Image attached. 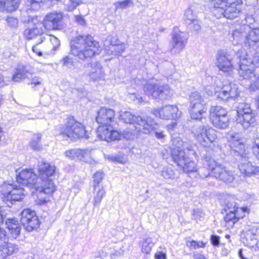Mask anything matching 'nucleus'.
I'll use <instances>...</instances> for the list:
<instances>
[{
	"mask_svg": "<svg viewBox=\"0 0 259 259\" xmlns=\"http://www.w3.org/2000/svg\"><path fill=\"white\" fill-rule=\"evenodd\" d=\"M32 51L34 53L37 54L39 56H42V53L40 51L39 48H38V44L34 46L32 48Z\"/></svg>",
	"mask_w": 259,
	"mask_h": 259,
	"instance_id": "nucleus-62",
	"label": "nucleus"
},
{
	"mask_svg": "<svg viewBox=\"0 0 259 259\" xmlns=\"http://www.w3.org/2000/svg\"><path fill=\"white\" fill-rule=\"evenodd\" d=\"M16 172L18 174L17 175V181L18 183L29 187H34L37 190L39 189V187L36 184L37 176L32 169H25L20 172Z\"/></svg>",
	"mask_w": 259,
	"mask_h": 259,
	"instance_id": "nucleus-16",
	"label": "nucleus"
},
{
	"mask_svg": "<svg viewBox=\"0 0 259 259\" xmlns=\"http://www.w3.org/2000/svg\"><path fill=\"white\" fill-rule=\"evenodd\" d=\"M161 175L165 179H174L177 175L175 170L171 166H165L161 171Z\"/></svg>",
	"mask_w": 259,
	"mask_h": 259,
	"instance_id": "nucleus-40",
	"label": "nucleus"
},
{
	"mask_svg": "<svg viewBox=\"0 0 259 259\" xmlns=\"http://www.w3.org/2000/svg\"><path fill=\"white\" fill-rule=\"evenodd\" d=\"M188 39L187 34L181 31L178 28L174 29L172 34V39L170 45L172 49L176 51H180L184 49Z\"/></svg>",
	"mask_w": 259,
	"mask_h": 259,
	"instance_id": "nucleus-19",
	"label": "nucleus"
},
{
	"mask_svg": "<svg viewBox=\"0 0 259 259\" xmlns=\"http://www.w3.org/2000/svg\"><path fill=\"white\" fill-rule=\"evenodd\" d=\"M115 117V111L109 108H102L98 112L96 121L101 125L111 126Z\"/></svg>",
	"mask_w": 259,
	"mask_h": 259,
	"instance_id": "nucleus-24",
	"label": "nucleus"
},
{
	"mask_svg": "<svg viewBox=\"0 0 259 259\" xmlns=\"http://www.w3.org/2000/svg\"><path fill=\"white\" fill-rule=\"evenodd\" d=\"M152 113L157 117L163 119H177L181 112L175 105H166L160 109H154Z\"/></svg>",
	"mask_w": 259,
	"mask_h": 259,
	"instance_id": "nucleus-15",
	"label": "nucleus"
},
{
	"mask_svg": "<svg viewBox=\"0 0 259 259\" xmlns=\"http://www.w3.org/2000/svg\"><path fill=\"white\" fill-rule=\"evenodd\" d=\"M61 63L63 66L69 69H74L75 67L76 62L73 60L72 58L68 56H64L60 60Z\"/></svg>",
	"mask_w": 259,
	"mask_h": 259,
	"instance_id": "nucleus-44",
	"label": "nucleus"
},
{
	"mask_svg": "<svg viewBox=\"0 0 259 259\" xmlns=\"http://www.w3.org/2000/svg\"><path fill=\"white\" fill-rule=\"evenodd\" d=\"M188 244V243H187ZM192 249H196L200 247H204L205 243L202 241H196L193 240L190 242L189 244L188 245Z\"/></svg>",
	"mask_w": 259,
	"mask_h": 259,
	"instance_id": "nucleus-50",
	"label": "nucleus"
},
{
	"mask_svg": "<svg viewBox=\"0 0 259 259\" xmlns=\"http://www.w3.org/2000/svg\"><path fill=\"white\" fill-rule=\"evenodd\" d=\"M242 161L238 165V168L245 177H250L253 174H259V166H254L248 161L247 154L246 156L241 157Z\"/></svg>",
	"mask_w": 259,
	"mask_h": 259,
	"instance_id": "nucleus-25",
	"label": "nucleus"
},
{
	"mask_svg": "<svg viewBox=\"0 0 259 259\" xmlns=\"http://www.w3.org/2000/svg\"><path fill=\"white\" fill-rule=\"evenodd\" d=\"M6 225L11 236L16 238L20 234L21 231V227L18 220L15 218L8 219L6 221Z\"/></svg>",
	"mask_w": 259,
	"mask_h": 259,
	"instance_id": "nucleus-33",
	"label": "nucleus"
},
{
	"mask_svg": "<svg viewBox=\"0 0 259 259\" xmlns=\"http://www.w3.org/2000/svg\"><path fill=\"white\" fill-rule=\"evenodd\" d=\"M144 91L147 96L162 101L170 98L174 94L173 90L168 85H160L150 81L144 84Z\"/></svg>",
	"mask_w": 259,
	"mask_h": 259,
	"instance_id": "nucleus-10",
	"label": "nucleus"
},
{
	"mask_svg": "<svg viewBox=\"0 0 259 259\" xmlns=\"http://www.w3.org/2000/svg\"><path fill=\"white\" fill-rule=\"evenodd\" d=\"M62 13H51L47 15L42 23L43 26L48 30L59 29L62 27Z\"/></svg>",
	"mask_w": 259,
	"mask_h": 259,
	"instance_id": "nucleus-18",
	"label": "nucleus"
},
{
	"mask_svg": "<svg viewBox=\"0 0 259 259\" xmlns=\"http://www.w3.org/2000/svg\"><path fill=\"white\" fill-rule=\"evenodd\" d=\"M185 164L184 165H181L180 166L182 168L184 172L189 173L197 171L196 165L194 161H191L189 159V161H185Z\"/></svg>",
	"mask_w": 259,
	"mask_h": 259,
	"instance_id": "nucleus-43",
	"label": "nucleus"
},
{
	"mask_svg": "<svg viewBox=\"0 0 259 259\" xmlns=\"http://www.w3.org/2000/svg\"><path fill=\"white\" fill-rule=\"evenodd\" d=\"M246 241H248L247 244L250 247H253L254 245L257 244V240L256 234L253 233L251 231H248L246 233L245 236Z\"/></svg>",
	"mask_w": 259,
	"mask_h": 259,
	"instance_id": "nucleus-45",
	"label": "nucleus"
},
{
	"mask_svg": "<svg viewBox=\"0 0 259 259\" xmlns=\"http://www.w3.org/2000/svg\"><path fill=\"white\" fill-rule=\"evenodd\" d=\"M216 92H218L217 97L223 101H226L230 98H236L239 95L236 85L230 82L223 84L221 91L220 92L217 91Z\"/></svg>",
	"mask_w": 259,
	"mask_h": 259,
	"instance_id": "nucleus-21",
	"label": "nucleus"
},
{
	"mask_svg": "<svg viewBox=\"0 0 259 259\" xmlns=\"http://www.w3.org/2000/svg\"><path fill=\"white\" fill-rule=\"evenodd\" d=\"M119 119L125 123L135 124L139 125V130H143L146 134L150 133L151 131L156 130L158 124L151 117H147L143 118L140 116H135L129 111H121L119 113Z\"/></svg>",
	"mask_w": 259,
	"mask_h": 259,
	"instance_id": "nucleus-3",
	"label": "nucleus"
},
{
	"mask_svg": "<svg viewBox=\"0 0 259 259\" xmlns=\"http://www.w3.org/2000/svg\"><path fill=\"white\" fill-rule=\"evenodd\" d=\"M204 159L208 168L211 170L213 176L227 184L232 183L235 179L234 172L229 170L224 165L214 160L211 157L206 156Z\"/></svg>",
	"mask_w": 259,
	"mask_h": 259,
	"instance_id": "nucleus-7",
	"label": "nucleus"
},
{
	"mask_svg": "<svg viewBox=\"0 0 259 259\" xmlns=\"http://www.w3.org/2000/svg\"><path fill=\"white\" fill-rule=\"evenodd\" d=\"M11 52L9 49H6L3 52V56L6 59L9 58L11 56Z\"/></svg>",
	"mask_w": 259,
	"mask_h": 259,
	"instance_id": "nucleus-64",
	"label": "nucleus"
},
{
	"mask_svg": "<svg viewBox=\"0 0 259 259\" xmlns=\"http://www.w3.org/2000/svg\"><path fill=\"white\" fill-rule=\"evenodd\" d=\"M226 115H227V111L221 106H212L210 109V119Z\"/></svg>",
	"mask_w": 259,
	"mask_h": 259,
	"instance_id": "nucleus-36",
	"label": "nucleus"
},
{
	"mask_svg": "<svg viewBox=\"0 0 259 259\" xmlns=\"http://www.w3.org/2000/svg\"><path fill=\"white\" fill-rule=\"evenodd\" d=\"M20 0H6L5 10L9 12L14 11L18 8Z\"/></svg>",
	"mask_w": 259,
	"mask_h": 259,
	"instance_id": "nucleus-42",
	"label": "nucleus"
},
{
	"mask_svg": "<svg viewBox=\"0 0 259 259\" xmlns=\"http://www.w3.org/2000/svg\"><path fill=\"white\" fill-rule=\"evenodd\" d=\"M56 167L48 163H41L38 165V173L42 181L40 191L51 194L56 190V186L51 177L55 172Z\"/></svg>",
	"mask_w": 259,
	"mask_h": 259,
	"instance_id": "nucleus-6",
	"label": "nucleus"
},
{
	"mask_svg": "<svg viewBox=\"0 0 259 259\" xmlns=\"http://www.w3.org/2000/svg\"><path fill=\"white\" fill-rule=\"evenodd\" d=\"M189 99L190 113L191 118L196 120L202 119L207 110L206 103L204 99L197 92L192 93Z\"/></svg>",
	"mask_w": 259,
	"mask_h": 259,
	"instance_id": "nucleus-11",
	"label": "nucleus"
},
{
	"mask_svg": "<svg viewBox=\"0 0 259 259\" xmlns=\"http://www.w3.org/2000/svg\"><path fill=\"white\" fill-rule=\"evenodd\" d=\"M184 19L190 29L197 31L200 29V26L197 19V16L191 8H188L184 13Z\"/></svg>",
	"mask_w": 259,
	"mask_h": 259,
	"instance_id": "nucleus-29",
	"label": "nucleus"
},
{
	"mask_svg": "<svg viewBox=\"0 0 259 259\" xmlns=\"http://www.w3.org/2000/svg\"><path fill=\"white\" fill-rule=\"evenodd\" d=\"M244 44L246 47H256L259 46V28L248 29Z\"/></svg>",
	"mask_w": 259,
	"mask_h": 259,
	"instance_id": "nucleus-30",
	"label": "nucleus"
},
{
	"mask_svg": "<svg viewBox=\"0 0 259 259\" xmlns=\"http://www.w3.org/2000/svg\"><path fill=\"white\" fill-rule=\"evenodd\" d=\"M60 134L71 140L86 137L84 126L73 117H69L65 125L61 128Z\"/></svg>",
	"mask_w": 259,
	"mask_h": 259,
	"instance_id": "nucleus-9",
	"label": "nucleus"
},
{
	"mask_svg": "<svg viewBox=\"0 0 259 259\" xmlns=\"http://www.w3.org/2000/svg\"><path fill=\"white\" fill-rule=\"evenodd\" d=\"M103 178V173L101 171H97L93 176V187H98L100 183L101 182Z\"/></svg>",
	"mask_w": 259,
	"mask_h": 259,
	"instance_id": "nucleus-48",
	"label": "nucleus"
},
{
	"mask_svg": "<svg viewBox=\"0 0 259 259\" xmlns=\"http://www.w3.org/2000/svg\"><path fill=\"white\" fill-rule=\"evenodd\" d=\"M33 25L27 28L24 32V36L28 39H32L37 36H41L43 33L42 23L33 19Z\"/></svg>",
	"mask_w": 259,
	"mask_h": 259,
	"instance_id": "nucleus-28",
	"label": "nucleus"
},
{
	"mask_svg": "<svg viewBox=\"0 0 259 259\" xmlns=\"http://www.w3.org/2000/svg\"><path fill=\"white\" fill-rule=\"evenodd\" d=\"M248 29H249V26L248 25H243L238 26L233 30L232 33V39H231L234 45L242 42L246 39V35L247 34Z\"/></svg>",
	"mask_w": 259,
	"mask_h": 259,
	"instance_id": "nucleus-27",
	"label": "nucleus"
},
{
	"mask_svg": "<svg viewBox=\"0 0 259 259\" xmlns=\"http://www.w3.org/2000/svg\"><path fill=\"white\" fill-rule=\"evenodd\" d=\"M74 20L78 24L84 26L85 25V20L83 16L81 15H75Z\"/></svg>",
	"mask_w": 259,
	"mask_h": 259,
	"instance_id": "nucleus-55",
	"label": "nucleus"
},
{
	"mask_svg": "<svg viewBox=\"0 0 259 259\" xmlns=\"http://www.w3.org/2000/svg\"><path fill=\"white\" fill-rule=\"evenodd\" d=\"M242 3V0H210L209 6L218 17L232 19L238 16Z\"/></svg>",
	"mask_w": 259,
	"mask_h": 259,
	"instance_id": "nucleus-2",
	"label": "nucleus"
},
{
	"mask_svg": "<svg viewBox=\"0 0 259 259\" xmlns=\"http://www.w3.org/2000/svg\"><path fill=\"white\" fill-rule=\"evenodd\" d=\"M131 4H132V0H124L117 1L114 5L116 9H124L128 8Z\"/></svg>",
	"mask_w": 259,
	"mask_h": 259,
	"instance_id": "nucleus-47",
	"label": "nucleus"
},
{
	"mask_svg": "<svg viewBox=\"0 0 259 259\" xmlns=\"http://www.w3.org/2000/svg\"><path fill=\"white\" fill-rule=\"evenodd\" d=\"M21 222L29 232L38 228L39 226V222L35 212L30 209H25L21 212Z\"/></svg>",
	"mask_w": 259,
	"mask_h": 259,
	"instance_id": "nucleus-14",
	"label": "nucleus"
},
{
	"mask_svg": "<svg viewBox=\"0 0 259 259\" xmlns=\"http://www.w3.org/2000/svg\"><path fill=\"white\" fill-rule=\"evenodd\" d=\"M153 243L151 238H147L142 241L141 245V250L142 252L145 254H149L152 250L153 246Z\"/></svg>",
	"mask_w": 259,
	"mask_h": 259,
	"instance_id": "nucleus-41",
	"label": "nucleus"
},
{
	"mask_svg": "<svg viewBox=\"0 0 259 259\" xmlns=\"http://www.w3.org/2000/svg\"><path fill=\"white\" fill-rule=\"evenodd\" d=\"M94 200L93 204L95 206H98L101 203L104 196L105 194V191L102 188H94Z\"/></svg>",
	"mask_w": 259,
	"mask_h": 259,
	"instance_id": "nucleus-37",
	"label": "nucleus"
},
{
	"mask_svg": "<svg viewBox=\"0 0 259 259\" xmlns=\"http://www.w3.org/2000/svg\"><path fill=\"white\" fill-rule=\"evenodd\" d=\"M91 150L89 149H71L64 152L65 156L70 160H80L85 162L91 161Z\"/></svg>",
	"mask_w": 259,
	"mask_h": 259,
	"instance_id": "nucleus-17",
	"label": "nucleus"
},
{
	"mask_svg": "<svg viewBox=\"0 0 259 259\" xmlns=\"http://www.w3.org/2000/svg\"><path fill=\"white\" fill-rule=\"evenodd\" d=\"M236 121L238 123H240L244 128H248L250 126H252L256 121L255 112L237 117Z\"/></svg>",
	"mask_w": 259,
	"mask_h": 259,
	"instance_id": "nucleus-34",
	"label": "nucleus"
},
{
	"mask_svg": "<svg viewBox=\"0 0 259 259\" xmlns=\"http://www.w3.org/2000/svg\"><path fill=\"white\" fill-rule=\"evenodd\" d=\"M250 87L253 90L259 89V76L250 81Z\"/></svg>",
	"mask_w": 259,
	"mask_h": 259,
	"instance_id": "nucleus-57",
	"label": "nucleus"
},
{
	"mask_svg": "<svg viewBox=\"0 0 259 259\" xmlns=\"http://www.w3.org/2000/svg\"><path fill=\"white\" fill-rule=\"evenodd\" d=\"M252 148L253 154L259 159V137L254 140Z\"/></svg>",
	"mask_w": 259,
	"mask_h": 259,
	"instance_id": "nucleus-49",
	"label": "nucleus"
},
{
	"mask_svg": "<svg viewBox=\"0 0 259 259\" xmlns=\"http://www.w3.org/2000/svg\"><path fill=\"white\" fill-rule=\"evenodd\" d=\"M192 133L196 140L204 147H208L217 138L215 131L212 128L206 130L204 126H195Z\"/></svg>",
	"mask_w": 259,
	"mask_h": 259,
	"instance_id": "nucleus-12",
	"label": "nucleus"
},
{
	"mask_svg": "<svg viewBox=\"0 0 259 259\" xmlns=\"http://www.w3.org/2000/svg\"><path fill=\"white\" fill-rule=\"evenodd\" d=\"M254 112L250 108L249 104L241 103L238 105L237 107V117H239L242 115L249 114Z\"/></svg>",
	"mask_w": 259,
	"mask_h": 259,
	"instance_id": "nucleus-38",
	"label": "nucleus"
},
{
	"mask_svg": "<svg viewBox=\"0 0 259 259\" xmlns=\"http://www.w3.org/2000/svg\"><path fill=\"white\" fill-rule=\"evenodd\" d=\"M41 134L40 133L33 135L29 142L30 147L35 151H39L42 149L40 143L41 139Z\"/></svg>",
	"mask_w": 259,
	"mask_h": 259,
	"instance_id": "nucleus-39",
	"label": "nucleus"
},
{
	"mask_svg": "<svg viewBox=\"0 0 259 259\" xmlns=\"http://www.w3.org/2000/svg\"><path fill=\"white\" fill-rule=\"evenodd\" d=\"M50 41L53 45V50H56L60 45L59 40L55 36H53L50 38Z\"/></svg>",
	"mask_w": 259,
	"mask_h": 259,
	"instance_id": "nucleus-56",
	"label": "nucleus"
},
{
	"mask_svg": "<svg viewBox=\"0 0 259 259\" xmlns=\"http://www.w3.org/2000/svg\"><path fill=\"white\" fill-rule=\"evenodd\" d=\"M214 126L218 128L224 129L229 125V118L227 115L210 119Z\"/></svg>",
	"mask_w": 259,
	"mask_h": 259,
	"instance_id": "nucleus-35",
	"label": "nucleus"
},
{
	"mask_svg": "<svg viewBox=\"0 0 259 259\" xmlns=\"http://www.w3.org/2000/svg\"><path fill=\"white\" fill-rule=\"evenodd\" d=\"M236 56L239 61L238 62L239 69L238 72L240 76L245 79H251L252 78H257L256 73L257 68L255 69V62H253V60L248 59V55L247 54L245 50L241 48L239 50Z\"/></svg>",
	"mask_w": 259,
	"mask_h": 259,
	"instance_id": "nucleus-5",
	"label": "nucleus"
},
{
	"mask_svg": "<svg viewBox=\"0 0 259 259\" xmlns=\"http://www.w3.org/2000/svg\"><path fill=\"white\" fill-rule=\"evenodd\" d=\"M175 142H178V145L176 144V147L171 149V157L178 166L184 165L185 161H189V158L187 157L185 152V150L189 152V155H195L196 153L193 149L195 146L190 145L187 142H183L180 139L175 140L174 143Z\"/></svg>",
	"mask_w": 259,
	"mask_h": 259,
	"instance_id": "nucleus-8",
	"label": "nucleus"
},
{
	"mask_svg": "<svg viewBox=\"0 0 259 259\" xmlns=\"http://www.w3.org/2000/svg\"><path fill=\"white\" fill-rule=\"evenodd\" d=\"M129 96L130 98L134 101L137 100L138 103H142L143 102L142 98L135 93H131L129 94Z\"/></svg>",
	"mask_w": 259,
	"mask_h": 259,
	"instance_id": "nucleus-58",
	"label": "nucleus"
},
{
	"mask_svg": "<svg viewBox=\"0 0 259 259\" xmlns=\"http://www.w3.org/2000/svg\"><path fill=\"white\" fill-rule=\"evenodd\" d=\"M86 75L91 80L98 81L104 78L105 72L100 63L94 62L91 64L90 70H87Z\"/></svg>",
	"mask_w": 259,
	"mask_h": 259,
	"instance_id": "nucleus-26",
	"label": "nucleus"
},
{
	"mask_svg": "<svg viewBox=\"0 0 259 259\" xmlns=\"http://www.w3.org/2000/svg\"><path fill=\"white\" fill-rule=\"evenodd\" d=\"M111 49H113V50L115 52V55H117L124 52L125 50V46L124 45L112 46Z\"/></svg>",
	"mask_w": 259,
	"mask_h": 259,
	"instance_id": "nucleus-52",
	"label": "nucleus"
},
{
	"mask_svg": "<svg viewBox=\"0 0 259 259\" xmlns=\"http://www.w3.org/2000/svg\"><path fill=\"white\" fill-rule=\"evenodd\" d=\"M41 78L38 77H34L31 79V84L35 85L40 84L41 82Z\"/></svg>",
	"mask_w": 259,
	"mask_h": 259,
	"instance_id": "nucleus-60",
	"label": "nucleus"
},
{
	"mask_svg": "<svg viewBox=\"0 0 259 259\" xmlns=\"http://www.w3.org/2000/svg\"><path fill=\"white\" fill-rule=\"evenodd\" d=\"M19 247L16 244L7 242L6 241L1 243L0 252L3 257H6L17 253Z\"/></svg>",
	"mask_w": 259,
	"mask_h": 259,
	"instance_id": "nucleus-32",
	"label": "nucleus"
},
{
	"mask_svg": "<svg viewBox=\"0 0 259 259\" xmlns=\"http://www.w3.org/2000/svg\"><path fill=\"white\" fill-rule=\"evenodd\" d=\"M7 21L8 24L11 27H16L18 25V19L13 17H8Z\"/></svg>",
	"mask_w": 259,
	"mask_h": 259,
	"instance_id": "nucleus-54",
	"label": "nucleus"
},
{
	"mask_svg": "<svg viewBox=\"0 0 259 259\" xmlns=\"http://www.w3.org/2000/svg\"><path fill=\"white\" fill-rule=\"evenodd\" d=\"M211 243L215 246H217L220 243V238L216 235H212L210 238Z\"/></svg>",
	"mask_w": 259,
	"mask_h": 259,
	"instance_id": "nucleus-59",
	"label": "nucleus"
},
{
	"mask_svg": "<svg viewBox=\"0 0 259 259\" xmlns=\"http://www.w3.org/2000/svg\"><path fill=\"white\" fill-rule=\"evenodd\" d=\"M106 158L111 161H116L120 163L124 162L122 157H120L119 155H109L106 156Z\"/></svg>",
	"mask_w": 259,
	"mask_h": 259,
	"instance_id": "nucleus-51",
	"label": "nucleus"
},
{
	"mask_svg": "<svg viewBox=\"0 0 259 259\" xmlns=\"http://www.w3.org/2000/svg\"><path fill=\"white\" fill-rule=\"evenodd\" d=\"M0 193L3 195V201L9 207L16 201L23 200L25 195V191L22 187L9 182H4L1 184Z\"/></svg>",
	"mask_w": 259,
	"mask_h": 259,
	"instance_id": "nucleus-4",
	"label": "nucleus"
},
{
	"mask_svg": "<svg viewBox=\"0 0 259 259\" xmlns=\"http://www.w3.org/2000/svg\"><path fill=\"white\" fill-rule=\"evenodd\" d=\"M31 74L28 67L24 65H19L15 68L12 77V80L14 82H20L29 78Z\"/></svg>",
	"mask_w": 259,
	"mask_h": 259,
	"instance_id": "nucleus-31",
	"label": "nucleus"
},
{
	"mask_svg": "<svg viewBox=\"0 0 259 259\" xmlns=\"http://www.w3.org/2000/svg\"><path fill=\"white\" fill-rule=\"evenodd\" d=\"M246 208L241 207H234L233 210H230L224 218L226 222V227L228 229L232 228L234 224L238 222L239 219L245 215Z\"/></svg>",
	"mask_w": 259,
	"mask_h": 259,
	"instance_id": "nucleus-22",
	"label": "nucleus"
},
{
	"mask_svg": "<svg viewBox=\"0 0 259 259\" xmlns=\"http://www.w3.org/2000/svg\"><path fill=\"white\" fill-rule=\"evenodd\" d=\"M72 54L79 59L91 58L99 53V44L90 35H78L70 42Z\"/></svg>",
	"mask_w": 259,
	"mask_h": 259,
	"instance_id": "nucleus-1",
	"label": "nucleus"
},
{
	"mask_svg": "<svg viewBox=\"0 0 259 259\" xmlns=\"http://www.w3.org/2000/svg\"><path fill=\"white\" fill-rule=\"evenodd\" d=\"M155 136L157 139H162L164 137L163 132L161 131H155Z\"/></svg>",
	"mask_w": 259,
	"mask_h": 259,
	"instance_id": "nucleus-63",
	"label": "nucleus"
},
{
	"mask_svg": "<svg viewBox=\"0 0 259 259\" xmlns=\"http://www.w3.org/2000/svg\"><path fill=\"white\" fill-rule=\"evenodd\" d=\"M82 3V0H69L66 4L65 9L68 11H72Z\"/></svg>",
	"mask_w": 259,
	"mask_h": 259,
	"instance_id": "nucleus-46",
	"label": "nucleus"
},
{
	"mask_svg": "<svg viewBox=\"0 0 259 259\" xmlns=\"http://www.w3.org/2000/svg\"><path fill=\"white\" fill-rule=\"evenodd\" d=\"M155 259H166V254L162 252H157L155 254Z\"/></svg>",
	"mask_w": 259,
	"mask_h": 259,
	"instance_id": "nucleus-61",
	"label": "nucleus"
},
{
	"mask_svg": "<svg viewBox=\"0 0 259 259\" xmlns=\"http://www.w3.org/2000/svg\"><path fill=\"white\" fill-rule=\"evenodd\" d=\"M226 138L230 143L231 148L240 157H245L248 154L247 147L245 145V140L240 135L233 132L228 133Z\"/></svg>",
	"mask_w": 259,
	"mask_h": 259,
	"instance_id": "nucleus-13",
	"label": "nucleus"
},
{
	"mask_svg": "<svg viewBox=\"0 0 259 259\" xmlns=\"http://www.w3.org/2000/svg\"><path fill=\"white\" fill-rule=\"evenodd\" d=\"M216 65L224 72H229L234 68L231 57L223 52L218 53L217 56Z\"/></svg>",
	"mask_w": 259,
	"mask_h": 259,
	"instance_id": "nucleus-23",
	"label": "nucleus"
},
{
	"mask_svg": "<svg viewBox=\"0 0 259 259\" xmlns=\"http://www.w3.org/2000/svg\"><path fill=\"white\" fill-rule=\"evenodd\" d=\"M4 218H3V221L0 223V224H2ZM7 239L8 236L6 231L0 226V242L7 241Z\"/></svg>",
	"mask_w": 259,
	"mask_h": 259,
	"instance_id": "nucleus-53",
	"label": "nucleus"
},
{
	"mask_svg": "<svg viewBox=\"0 0 259 259\" xmlns=\"http://www.w3.org/2000/svg\"><path fill=\"white\" fill-rule=\"evenodd\" d=\"M97 134L99 139L107 142L117 140L120 137L118 132L113 130L111 126L108 125L99 126L97 128Z\"/></svg>",
	"mask_w": 259,
	"mask_h": 259,
	"instance_id": "nucleus-20",
	"label": "nucleus"
}]
</instances>
